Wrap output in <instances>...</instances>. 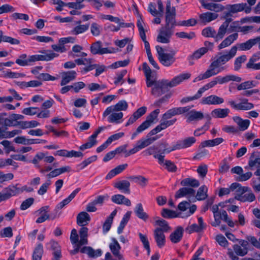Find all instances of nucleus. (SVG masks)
I'll list each match as a JSON object with an SVG mask.
<instances>
[{
    "mask_svg": "<svg viewBox=\"0 0 260 260\" xmlns=\"http://www.w3.org/2000/svg\"><path fill=\"white\" fill-rule=\"evenodd\" d=\"M236 49L235 47H231L229 51H226L223 53H219L218 55L215 57L214 60L209 66V69L203 75L199 77V79H207L226 70V68L225 67H221V66L225 64L236 56Z\"/></svg>",
    "mask_w": 260,
    "mask_h": 260,
    "instance_id": "nucleus-1",
    "label": "nucleus"
},
{
    "mask_svg": "<svg viewBox=\"0 0 260 260\" xmlns=\"http://www.w3.org/2000/svg\"><path fill=\"white\" fill-rule=\"evenodd\" d=\"M190 76L191 74L187 73L180 74L174 77L170 81L167 80H158L153 85L151 94L155 97H158L165 92L166 89L168 87L171 88L176 86L183 81L190 78Z\"/></svg>",
    "mask_w": 260,
    "mask_h": 260,
    "instance_id": "nucleus-2",
    "label": "nucleus"
},
{
    "mask_svg": "<svg viewBox=\"0 0 260 260\" xmlns=\"http://www.w3.org/2000/svg\"><path fill=\"white\" fill-rule=\"evenodd\" d=\"M58 54L55 53H51L44 55L36 54L29 56L27 58L26 54L20 55L19 58L16 60V63L20 66H30L32 62L37 61H50L54 58L57 57Z\"/></svg>",
    "mask_w": 260,
    "mask_h": 260,
    "instance_id": "nucleus-3",
    "label": "nucleus"
},
{
    "mask_svg": "<svg viewBox=\"0 0 260 260\" xmlns=\"http://www.w3.org/2000/svg\"><path fill=\"white\" fill-rule=\"evenodd\" d=\"M156 50L158 54V58L160 62L166 67H170L175 61L174 57L176 52L171 51L170 53H165L162 47L159 45L156 47Z\"/></svg>",
    "mask_w": 260,
    "mask_h": 260,
    "instance_id": "nucleus-4",
    "label": "nucleus"
},
{
    "mask_svg": "<svg viewBox=\"0 0 260 260\" xmlns=\"http://www.w3.org/2000/svg\"><path fill=\"white\" fill-rule=\"evenodd\" d=\"M81 190L80 188H77L74 190L71 194L66 199L60 202L56 207L55 210L50 214H48V220H54L59 217L60 213H58V210L63 208L68 205L76 196Z\"/></svg>",
    "mask_w": 260,
    "mask_h": 260,
    "instance_id": "nucleus-5",
    "label": "nucleus"
},
{
    "mask_svg": "<svg viewBox=\"0 0 260 260\" xmlns=\"http://www.w3.org/2000/svg\"><path fill=\"white\" fill-rule=\"evenodd\" d=\"M197 210V206L192 205L190 208V210L186 212L185 214L182 212L177 213L176 212L166 208L162 209L161 215L165 218H173L175 217L186 218L192 215Z\"/></svg>",
    "mask_w": 260,
    "mask_h": 260,
    "instance_id": "nucleus-6",
    "label": "nucleus"
},
{
    "mask_svg": "<svg viewBox=\"0 0 260 260\" xmlns=\"http://www.w3.org/2000/svg\"><path fill=\"white\" fill-rule=\"evenodd\" d=\"M176 9L175 7H171V2L168 1L166 5V12L165 15V25L174 28L177 25L176 21Z\"/></svg>",
    "mask_w": 260,
    "mask_h": 260,
    "instance_id": "nucleus-7",
    "label": "nucleus"
},
{
    "mask_svg": "<svg viewBox=\"0 0 260 260\" xmlns=\"http://www.w3.org/2000/svg\"><path fill=\"white\" fill-rule=\"evenodd\" d=\"M159 113V110L158 109L151 112V114L147 117L146 120L139 126H138L136 131L133 134L132 136V139H134L139 133L142 132L148 128L155 119L157 117Z\"/></svg>",
    "mask_w": 260,
    "mask_h": 260,
    "instance_id": "nucleus-8",
    "label": "nucleus"
},
{
    "mask_svg": "<svg viewBox=\"0 0 260 260\" xmlns=\"http://www.w3.org/2000/svg\"><path fill=\"white\" fill-rule=\"evenodd\" d=\"M173 27L165 25L162 27L157 37V41L161 43H169L174 32Z\"/></svg>",
    "mask_w": 260,
    "mask_h": 260,
    "instance_id": "nucleus-9",
    "label": "nucleus"
},
{
    "mask_svg": "<svg viewBox=\"0 0 260 260\" xmlns=\"http://www.w3.org/2000/svg\"><path fill=\"white\" fill-rule=\"evenodd\" d=\"M226 10H230L231 12H232L233 14L244 11L246 14L249 13L251 11V8L250 6H248L247 4L245 3L230 4L226 5Z\"/></svg>",
    "mask_w": 260,
    "mask_h": 260,
    "instance_id": "nucleus-10",
    "label": "nucleus"
},
{
    "mask_svg": "<svg viewBox=\"0 0 260 260\" xmlns=\"http://www.w3.org/2000/svg\"><path fill=\"white\" fill-rule=\"evenodd\" d=\"M128 107L127 103L126 101L122 100L119 101L114 106H111L108 107L103 114V116L106 117L111 113L115 111H119L126 110Z\"/></svg>",
    "mask_w": 260,
    "mask_h": 260,
    "instance_id": "nucleus-11",
    "label": "nucleus"
},
{
    "mask_svg": "<svg viewBox=\"0 0 260 260\" xmlns=\"http://www.w3.org/2000/svg\"><path fill=\"white\" fill-rule=\"evenodd\" d=\"M88 229L86 227H82L79 231V235L80 239L79 243L77 244V247L71 252V254H74L78 252L79 251L80 247L81 245L87 244V236H88Z\"/></svg>",
    "mask_w": 260,
    "mask_h": 260,
    "instance_id": "nucleus-12",
    "label": "nucleus"
},
{
    "mask_svg": "<svg viewBox=\"0 0 260 260\" xmlns=\"http://www.w3.org/2000/svg\"><path fill=\"white\" fill-rule=\"evenodd\" d=\"M90 51L91 53L94 55H102L112 52L108 48H103L102 43L100 41H96L91 44L90 46Z\"/></svg>",
    "mask_w": 260,
    "mask_h": 260,
    "instance_id": "nucleus-13",
    "label": "nucleus"
},
{
    "mask_svg": "<svg viewBox=\"0 0 260 260\" xmlns=\"http://www.w3.org/2000/svg\"><path fill=\"white\" fill-rule=\"evenodd\" d=\"M143 20L141 18L138 20L137 25L139 29V34L141 38L144 43L145 48L146 49L147 54L151 53L149 42L146 40V36L145 34V30L143 26Z\"/></svg>",
    "mask_w": 260,
    "mask_h": 260,
    "instance_id": "nucleus-14",
    "label": "nucleus"
},
{
    "mask_svg": "<svg viewBox=\"0 0 260 260\" xmlns=\"http://www.w3.org/2000/svg\"><path fill=\"white\" fill-rule=\"evenodd\" d=\"M257 44L255 37L253 39L248 40L245 42L237 44L232 47L236 48V52L238 49L241 51H246L250 50L253 46Z\"/></svg>",
    "mask_w": 260,
    "mask_h": 260,
    "instance_id": "nucleus-15",
    "label": "nucleus"
},
{
    "mask_svg": "<svg viewBox=\"0 0 260 260\" xmlns=\"http://www.w3.org/2000/svg\"><path fill=\"white\" fill-rule=\"evenodd\" d=\"M154 238L159 248H162L166 243V237L164 232H162L159 228H156L154 230Z\"/></svg>",
    "mask_w": 260,
    "mask_h": 260,
    "instance_id": "nucleus-16",
    "label": "nucleus"
},
{
    "mask_svg": "<svg viewBox=\"0 0 260 260\" xmlns=\"http://www.w3.org/2000/svg\"><path fill=\"white\" fill-rule=\"evenodd\" d=\"M223 102V98L215 95H211L202 98L201 103L204 105H218Z\"/></svg>",
    "mask_w": 260,
    "mask_h": 260,
    "instance_id": "nucleus-17",
    "label": "nucleus"
},
{
    "mask_svg": "<svg viewBox=\"0 0 260 260\" xmlns=\"http://www.w3.org/2000/svg\"><path fill=\"white\" fill-rule=\"evenodd\" d=\"M238 36L237 32H235L228 36L218 46V49L221 50L230 46L234 41L237 40Z\"/></svg>",
    "mask_w": 260,
    "mask_h": 260,
    "instance_id": "nucleus-18",
    "label": "nucleus"
},
{
    "mask_svg": "<svg viewBox=\"0 0 260 260\" xmlns=\"http://www.w3.org/2000/svg\"><path fill=\"white\" fill-rule=\"evenodd\" d=\"M184 230L182 226H177L170 235V239L173 243L179 242L182 238Z\"/></svg>",
    "mask_w": 260,
    "mask_h": 260,
    "instance_id": "nucleus-19",
    "label": "nucleus"
},
{
    "mask_svg": "<svg viewBox=\"0 0 260 260\" xmlns=\"http://www.w3.org/2000/svg\"><path fill=\"white\" fill-rule=\"evenodd\" d=\"M109 247L114 256L118 259H123L122 255L120 253L121 247L115 238L112 239V242L110 243Z\"/></svg>",
    "mask_w": 260,
    "mask_h": 260,
    "instance_id": "nucleus-20",
    "label": "nucleus"
},
{
    "mask_svg": "<svg viewBox=\"0 0 260 260\" xmlns=\"http://www.w3.org/2000/svg\"><path fill=\"white\" fill-rule=\"evenodd\" d=\"M196 191L190 187H182L179 189L175 193V197L176 199L183 197H194Z\"/></svg>",
    "mask_w": 260,
    "mask_h": 260,
    "instance_id": "nucleus-21",
    "label": "nucleus"
},
{
    "mask_svg": "<svg viewBox=\"0 0 260 260\" xmlns=\"http://www.w3.org/2000/svg\"><path fill=\"white\" fill-rule=\"evenodd\" d=\"M77 73L75 71H68L62 73V80L60 82L61 86L65 85L74 80L76 77Z\"/></svg>",
    "mask_w": 260,
    "mask_h": 260,
    "instance_id": "nucleus-22",
    "label": "nucleus"
},
{
    "mask_svg": "<svg viewBox=\"0 0 260 260\" xmlns=\"http://www.w3.org/2000/svg\"><path fill=\"white\" fill-rule=\"evenodd\" d=\"M233 120L238 125L239 131H244L250 125V121L248 119H243L239 116L233 117Z\"/></svg>",
    "mask_w": 260,
    "mask_h": 260,
    "instance_id": "nucleus-23",
    "label": "nucleus"
},
{
    "mask_svg": "<svg viewBox=\"0 0 260 260\" xmlns=\"http://www.w3.org/2000/svg\"><path fill=\"white\" fill-rule=\"evenodd\" d=\"M202 5L206 9L216 13L221 12L224 9V7L220 4L206 3L205 2H202Z\"/></svg>",
    "mask_w": 260,
    "mask_h": 260,
    "instance_id": "nucleus-24",
    "label": "nucleus"
},
{
    "mask_svg": "<svg viewBox=\"0 0 260 260\" xmlns=\"http://www.w3.org/2000/svg\"><path fill=\"white\" fill-rule=\"evenodd\" d=\"M111 200L113 203L118 205L124 204L127 206L131 205V201L122 194H118L112 196Z\"/></svg>",
    "mask_w": 260,
    "mask_h": 260,
    "instance_id": "nucleus-25",
    "label": "nucleus"
},
{
    "mask_svg": "<svg viewBox=\"0 0 260 260\" xmlns=\"http://www.w3.org/2000/svg\"><path fill=\"white\" fill-rule=\"evenodd\" d=\"M80 252L82 253H86L90 257H96L100 256L102 254V251L100 249L94 250L92 247L89 246H85L82 248Z\"/></svg>",
    "mask_w": 260,
    "mask_h": 260,
    "instance_id": "nucleus-26",
    "label": "nucleus"
},
{
    "mask_svg": "<svg viewBox=\"0 0 260 260\" xmlns=\"http://www.w3.org/2000/svg\"><path fill=\"white\" fill-rule=\"evenodd\" d=\"M114 186L124 193H130V183L127 180L118 181L114 183Z\"/></svg>",
    "mask_w": 260,
    "mask_h": 260,
    "instance_id": "nucleus-27",
    "label": "nucleus"
},
{
    "mask_svg": "<svg viewBox=\"0 0 260 260\" xmlns=\"http://www.w3.org/2000/svg\"><path fill=\"white\" fill-rule=\"evenodd\" d=\"M90 221V215L86 212H81L77 216V223L79 226L86 225Z\"/></svg>",
    "mask_w": 260,
    "mask_h": 260,
    "instance_id": "nucleus-28",
    "label": "nucleus"
},
{
    "mask_svg": "<svg viewBox=\"0 0 260 260\" xmlns=\"http://www.w3.org/2000/svg\"><path fill=\"white\" fill-rule=\"evenodd\" d=\"M186 117L187 119V121L190 122L202 119L204 118V115L203 113L200 111L192 110L186 114Z\"/></svg>",
    "mask_w": 260,
    "mask_h": 260,
    "instance_id": "nucleus-29",
    "label": "nucleus"
},
{
    "mask_svg": "<svg viewBox=\"0 0 260 260\" xmlns=\"http://www.w3.org/2000/svg\"><path fill=\"white\" fill-rule=\"evenodd\" d=\"M6 192L3 194L4 200L23 191V190L16 186H11L6 189Z\"/></svg>",
    "mask_w": 260,
    "mask_h": 260,
    "instance_id": "nucleus-30",
    "label": "nucleus"
},
{
    "mask_svg": "<svg viewBox=\"0 0 260 260\" xmlns=\"http://www.w3.org/2000/svg\"><path fill=\"white\" fill-rule=\"evenodd\" d=\"M135 213L139 218L144 221H146L149 218L148 215L144 212L143 205L141 203L137 204L135 208Z\"/></svg>",
    "mask_w": 260,
    "mask_h": 260,
    "instance_id": "nucleus-31",
    "label": "nucleus"
},
{
    "mask_svg": "<svg viewBox=\"0 0 260 260\" xmlns=\"http://www.w3.org/2000/svg\"><path fill=\"white\" fill-rule=\"evenodd\" d=\"M229 113L230 110L228 108H218L213 110L211 112V115L214 118H223L227 117Z\"/></svg>",
    "mask_w": 260,
    "mask_h": 260,
    "instance_id": "nucleus-32",
    "label": "nucleus"
},
{
    "mask_svg": "<svg viewBox=\"0 0 260 260\" xmlns=\"http://www.w3.org/2000/svg\"><path fill=\"white\" fill-rule=\"evenodd\" d=\"M127 164H125L123 165H120L117 166L116 168L112 170L109 172V173L107 175L106 178L107 179H109L115 176V175L120 173L124 170H125L127 167Z\"/></svg>",
    "mask_w": 260,
    "mask_h": 260,
    "instance_id": "nucleus-33",
    "label": "nucleus"
},
{
    "mask_svg": "<svg viewBox=\"0 0 260 260\" xmlns=\"http://www.w3.org/2000/svg\"><path fill=\"white\" fill-rule=\"evenodd\" d=\"M218 16V15L216 13L206 12L201 14L200 18L203 22L208 23L216 19Z\"/></svg>",
    "mask_w": 260,
    "mask_h": 260,
    "instance_id": "nucleus-34",
    "label": "nucleus"
},
{
    "mask_svg": "<svg viewBox=\"0 0 260 260\" xmlns=\"http://www.w3.org/2000/svg\"><path fill=\"white\" fill-rule=\"evenodd\" d=\"M128 179L131 181H133L135 183H137L143 187H145L147 185L148 181L147 178L141 175L131 176L128 177Z\"/></svg>",
    "mask_w": 260,
    "mask_h": 260,
    "instance_id": "nucleus-35",
    "label": "nucleus"
},
{
    "mask_svg": "<svg viewBox=\"0 0 260 260\" xmlns=\"http://www.w3.org/2000/svg\"><path fill=\"white\" fill-rule=\"evenodd\" d=\"M218 205H214L211 208V210L214 214V218L215 221L212 223V225L216 226L219 225L220 223L221 215L220 212H218Z\"/></svg>",
    "mask_w": 260,
    "mask_h": 260,
    "instance_id": "nucleus-36",
    "label": "nucleus"
},
{
    "mask_svg": "<svg viewBox=\"0 0 260 260\" xmlns=\"http://www.w3.org/2000/svg\"><path fill=\"white\" fill-rule=\"evenodd\" d=\"M180 184L183 186H191L192 187H197L200 185L199 181L194 178H187L183 179Z\"/></svg>",
    "mask_w": 260,
    "mask_h": 260,
    "instance_id": "nucleus-37",
    "label": "nucleus"
},
{
    "mask_svg": "<svg viewBox=\"0 0 260 260\" xmlns=\"http://www.w3.org/2000/svg\"><path fill=\"white\" fill-rule=\"evenodd\" d=\"M223 139L222 138H217L213 140H206L202 142V147H213L218 145L223 142Z\"/></svg>",
    "mask_w": 260,
    "mask_h": 260,
    "instance_id": "nucleus-38",
    "label": "nucleus"
},
{
    "mask_svg": "<svg viewBox=\"0 0 260 260\" xmlns=\"http://www.w3.org/2000/svg\"><path fill=\"white\" fill-rule=\"evenodd\" d=\"M132 212L127 211L123 216L120 223L117 229V233L120 234H121L123 230L124 229L125 226L129 221L131 216Z\"/></svg>",
    "mask_w": 260,
    "mask_h": 260,
    "instance_id": "nucleus-39",
    "label": "nucleus"
},
{
    "mask_svg": "<svg viewBox=\"0 0 260 260\" xmlns=\"http://www.w3.org/2000/svg\"><path fill=\"white\" fill-rule=\"evenodd\" d=\"M70 171V167L69 166L63 167L60 168L56 169L50 172L48 174V176L49 178L55 177L60 174H61L64 172H68Z\"/></svg>",
    "mask_w": 260,
    "mask_h": 260,
    "instance_id": "nucleus-40",
    "label": "nucleus"
},
{
    "mask_svg": "<svg viewBox=\"0 0 260 260\" xmlns=\"http://www.w3.org/2000/svg\"><path fill=\"white\" fill-rule=\"evenodd\" d=\"M2 42L9 43L12 45H18L20 44V41L17 39L13 38L11 37L3 35L2 30H0V43Z\"/></svg>",
    "mask_w": 260,
    "mask_h": 260,
    "instance_id": "nucleus-41",
    "label": "nucleus"
},
{
    "mask_svg": "<svg viewBox=\"0 0 260 260\" xmlns=\"http://www.w3.org/2000/svg\"><path fill=\"white\" fill-rule=\"evenodd\" d=\"M259 152H253L249 157L248 165L252 168L254 167L256 164L260 165V158L258 157Z\"/></svg>",
    "mask_w": 260,
    "mask_h": 260,
    "instance_id": "nucleus-42",
    "label": "nucleus"
},
{
    "mask_svg": "<svg viewBox=\"0 0 260 260\" xmlns=\"http://www.w3.org/2000/svg\"><path fill=\"white\" fill-rule=\"evenodd\" d=\"M108 121L111 123H119V120H120L123 116L122 112H113L108 115Z\"/></svg>",
    "mask_w": 260,
    "mask_h": 260,
    "instance_id": "nucleus-43",
    "label": "nucleus"
},
{
    "mask_svg": "<svg viewBox=\"0 0 260 260\" xmlns=\"http://www.w3.org/2000/svg\"><path fill=\"white\" fill-rule=\"evenodd\" d=\"M155 224L160 226L159 228L162 232H167L171 230L168 222L162 219H158V217L155 218Z\"/></svg>",
    "mask_w": 260,
    "mask_h": 260,
    "instance_id": "nucleus-44",
    "label": "nucleus"
},
{
    "mask_svg": "<svg viewBox=\"0 0 260 260\" xmlns=\"http://www.w3.org/2000/svg\"><path fill=\"white\" fill-rule=\"evenodd\" d=\"M235 199L242 202H251L255 200V197L253 193H249L244 196H235Z\"/></svg>",
    "mask_w": 260,
    "mask_h": 260,
    "instance_id": "nucleus-45",
    "label": "nucleus"
},
{
    "mask_svg": "<svg viewBox=\"0 0 260 260\" xmlns=\"http://www.w3.org/2000/svg\"><path fill=\"white\" fill-rule=\"evenodd\" d=\"M208 188L205 185L201 186L198 189L196 196L199 201L204 200L207 197Z\"/></svg>",
    "mask_w": 260,
    "mask_h": 260,
    "instance_id": "nucleus-46",
    "label": "nucleus"
},
{
    "mask_svg": "<svg viewBox=\"0 0 260 260\" xmlns=\"http://www.w3.org/2000/svg\"><path fill=\"white\" fill-rule=\"evenodd\" d=\"M241 102L239 103L238 110H249L254 107L252 103H248L247 99H243L241 100Z\"/></svg>",
    "mask_w": 260,
    "mask_h": 260,
    "instance_id": "nucleus-47",
    "label": "nucleus"
},
{
    "mask_svg": "<svg viewBox=\"0 0 260 260\" xmlns=\"http://www.w3.org/2000/svg\"><path fill=\"white\" fill-rule=\"evenodd\" d=\"M43 253V245L39 244L37 245L34 250L32 254L33 260H41L42 256Z\"/></svg>",
    "mask_w": 260,
    "mask_h": 260,
    "instance_id": "nucleus-48",
    "label": "nucleus"
},
{
    "mask_svg": "<svg viewBox=\"0 0 260 260\" xmlns=\"http://www.w3.org/2000/svg\"><path fill=\"white\" fill-rule=\"evenodd\" d=\"M89 26V24L78 25L71 30V34L74 35H78L83 33L88 29Z\"/></svg>",
    "mask_w": 260,
    "mask_h": 260,
    "instance_id": "nucleus-49",
    "label": "nucleus"
},
{
    "mask_svg": "<svg viewBox=\"0 0 260 260\" xmlns=\"http://www.w3.org/2000/svg\"><path fill=\"white\" fill-rule=\"evenodd\" d=\"M260 59V51H258L252 55L246 63V68L251 69L255 64V62Z\"/></svg>",
    "mask_w": 260,
    "mask_h": 260,
    "instance_id": "nucleus-50",
    "label": "nucleus"
},
{
    "mask_svg": "<svg viewBox=\"0 0 260 260\" xmlns=\"http://www.w3.org/2000/svg\"><path fill=\"white\" fill-rule=\"evenodd\" d=\"M247 59L245 55H241L237 57L234 61V70L236 71H239L242 66V64L244 63Z\"/></svg>",
    "mask_w": 260,
    "mask_h": 260,
    "instance_id": "nucleus-51",
    "label": "nucleus"
},
{
    "mask_svg": "<svg viewBox=\"0 0 260 260\" xmlns=\"http://www.w3.org/2000/svg\"><path fill=\"white\" fill-rule=\"evenodd\" d=\"M139 236L140 241L143 243L144 247L146 249V250L147 251L148 255H149L150 253V248L149 245V242L147 236L145 235L142 234L141 233H139Z\"/></svg>",
    "mask_w": 260,
    "mask_h": 260,
    "instance_id": "nucleus-52",
    "label": "nucleus"
},
{
    "mask_svg": "<svg viewBox=\"0 0 260 260\" xmlns=\"http://www.w3.org/2000/svg\"><path fill=\"white\" fill-rule=\"evenodd\" d=\"M228 31V27L225 26L221 24L218 30L217 33L216 32L215 35V39L216 41L221 40L223 38L225 35L226 34Z\"/></svg>",
    "mask_w": 260,
    "mask_h": 260,
    "instance_id": "nucleus-53",
    "label": "nucleus"
},
{
    "mask_svg": "<svg viewBox=\"0 0 260 260\" xmlns=\"http://www.w3.org/2000/svg\"><path fill=\"white\" fill-rule=\"evenodd\" d=\"M102 30V27L98 23H92L90 26V31L92 35L94 36H99Z\"/></svg>",
    "mask_w": 260,
    "mask_h": 260,
    "instance_id": "nucleus-54",
    "label": "nucleus"
},
{
    "mask_svg": "<svg viewBox=\"0 0 260 260\" xmlns=\"http://www.w3.org/2000/svg\"><path fill=\"white\" fill-rule=\"evenodd\" d=\"M241 80L242 79L241 77L234 75H228L224 77H222V84L228 83L231 81L240 82Z\"/></svg>",
    "mask_w": 260,
    "mask_h": 260,
    "instance_id": "nucleus-55",
    "label": "nucleus"
},
{
    "mask_svg": "<svg viewBox=\"0 0 260 260\" xmlns=\"http://www.w3.org/2000/svg\"><path fill=\"white\" fill-rule=\"evenodd\" d=\"M25 76V74L24 73L13 72L11 71H7L5 72L3 75L4 78H22Z\"/></svg>",
    "mask_w": 260,
    "mask_h": 260,
    "instance_id": "nucleus-56",
    "label": "nucleus"
},
{
    "mask_svg": "<svg viewBox=\"0 0 260 260\" xmlns=\"http://www.w3.org/2000/svg\"><path fill=\"white\" fill-rule=\"evenodd\" d=\"M230 168V166L226 158H224L220 163L219 168V172L221 174L226 173Z\"/></svg>",
    "mask_w": 260,
    "mask_h": 260,
    "instance_id": "nucleus-57",
    "label": "nucleus"
},
{
    "mask_svg": "<svg viewBox=\"0 0 260 260\" xmlns=\"http://www.w3.org/2000/svg\"><path fill=\"white\" fill-rule=\"evenodd\" d=\"M208 51V49L207 48H201L193 52L191 55V57L194 58L195 59H199L207 53Z\"/></svg>",
    "mask_w": 260,
    "mask_h": 260,
    "instance_id": "nucleus-58",
    "label": "nucleus"
},
{
    "mask_svg": "<svg viewBox=\"0 0 260 260\" xmlns=\"http://www.w3.org/2000/svg\"><path fill=\"white\" fill-rule=\"evenodd\" d=\"M202 34L206 37H212L215 39L216 31L211 27L204 28L202 32Z\"/></svg>",
    "mask_w": 260,
    "mask_h": 260,
    "instance_id": "nucleus-59",
    "label": "nucleus"
},
{
    "mask_svg": "<svg viewBox=\"0 0 260 260\" xmlns=\"http://www.w3.org/2000/svg\"><path fill=\"white\" fill-rule=\"evenodd\" d=\"M233 249L237 255L241 256H244L248 252L247 249H243L241 246L238 244L234 245Z\"/></svg>",
    "mask_w": 260,
    "mask_h": 260,
    "instance_id": "nucleus-60",
    "label": "nucleus"
},
{
    "mask_svg": "<svg viewBox=\"0 0 260 260\" xmlns=\"http://www.w3.org/2000/svg\"><path fill=\"white\" fill-rule=\"evenodd\" d=\"M0 125H4L6 127L17 126L16 124L13 123V120H11V119L2 117V114H1L0 116Z\"/></svg>",
    "mask_w": 260,
    "mask_h": 260,
    "instance_id": "nucleus-61",
    "label": "nucleus"
},
{
    "mask_svg": "<svg viewBox=\"0 0 260 260\" xmlns=\"http://www.w3.org/2000/svg\"><path fill=\"white\" fill-rule=\"evenodd\" d=\"M151 144L148 138L145 139H141L137 142V146L138 149L141 150Z\"/></svg>",
    "mask_w": 260,
    "mask_h": 260,
    "instance_id": "nucleus-62",
    "label": "nucleus"
},
{
    "mask_svg": "<svg viewBox=\"0 0 260 260\" xmlns=\"http://www.w3.org/2000/svg\"><path fill=\"white\" fill-rule=\"evenodd\" d=\"M151 144L148 138L145 139H141L137 142V146L138 149L141 150Z\"/></svg>",
    "mask_w": 260,
    "mask_h": 260,
    "instance_id": "nucleus-63",
    "label": "nucleus"
},
{
    "mask_svg": "<svg viewBox=\"0 0 260 260\" xmlns=\"http://www.w3.org/2000/svg\"><path fill=\"white\" fill-rule=\"evenodd\" d=\"M151 144L148 138L145 139H141L137 142V146L138 149L141 150Z\"/></svg>",
    "mask_w": 260,
    "mask_h": 260,
    "instance_id": "nucleus-64",
    "label": "nucleus"
}]
</instances>
